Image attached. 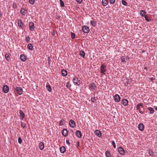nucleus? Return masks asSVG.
<instances>
[{"label": "nucleus", "instance_id": "1", "mask_svg": "<svg viewBox=\"0 0 157 157\" xmlns=\"http://www.w3.org/2000/svg\"><path fill=\"white\" fill-rule=\"evenodd\" d=\"M73 82L74 84L78 86H80L81 84L79 78L76 76L74 77L73 80Z\"/></svg>", "mask_w": 157, "mask_h": 157}, {"label": "nucleus", "instance_id": "2", "mask_svg": "<svg viewBox=\"0 0 157 157\" xmlns=\"http://www.w3.org/2000/svg\"><path fill=\"white\" fill-rule=\"evenodd\" d=\"M106 71V66L103 64H102L100 67V72L105 75Z\"/></svg>", "mask_w": 157, "mask_h": 157}, {"label": "nucleus", "instance_id": "3", "mask_svg": "<svg viewBox=\"0 0 157 157\" xmlns=\"http://www.w3.org/2000/svg\"><path fill=\"white\" fill-rule=\"evenodd\" d=\"M15 90L18 95H21L22 94L23 91V89L21 87H16Z\"/></svg>", "mask_w": 157, "mask_h": 157}, {"label": "nucleus", "instance_id": "4", "mask_svg": "<svg viewBox=\"0 0 157 157\" xmlns=\"http://www.w3.org/2000/svg\"><path fill=\"white\" fill-rule=\"evenodd\" d=\"M82 29L83 32L85 33H88L90 31L89 28L88 26L85 25L82 27Z\"/></svg>", "mask_w": 157, "mask_h": 157}, {"label": "nucleus", "instance_id": "5", "mask_svg": "<svg viewBox=\"0 0 157 157\" xmlns=\"http://www.w3.org/2000/svg\"><path fill=\"white\" fill-rule=\"evenodd\" d=\"M18 26L21 29H23V24L22 21L21 19H19L17 21Z\"/></svg>", "mask_w": 157, "mask_h": 157}, {"label": "nucleus", "instance_id": "6", "mask_svg": "<svg viewBox=\"0 0 157 157\" xmlns=\"http://www.w3.org/2000/svg\"><path fill=\"white\" fill-rule=\"evenodd\" d=\"M2 90L5 93H7L9 90V87L7 85L4 86L3 87Z\"/></svg>", "mask_w": 157, "mask_h": 157}, {"label": "nucleus", "instance_id": "7", "mask_svg": "<svg viewBox=\"0 0 157 157\" xmlns=\"http://www.w3.org/2000/svg\"><path fill=\"white\" fill-rule=\"evenodd\" d=\"M69 125L71 127L73 128L76 126V123L74 120H71L69 121Z\"/></svg>", "mask_w": 157, "mask_h": 157}, {"label": "nucleus", "instance_id": "8", "mask_svg": "<svg viewBox=\"0 0 157 157\" xmlns=\"http://www.w3.org/2000/svg\"><path fill=\"white\" fill-rule=\"evenodd\" d=\"M89 87L93 90H95L97 88V86L94 83L90 84Z\"/></svg>", "mask_w": 157, "mask_h": 157}, {"label": "nucleus", "instance_id": "9", "mask_svg": "<svg viewBox=\"0 0 157 157\" xmlns=\"http://www.w3.org/2000/svg\"><path fill=\"white\" fill-rule=\"evenodd\" d=\"M19 113L20 114L19 117L20 119L23 120L25 116V113L21 110L19 111Z\"/></svg>", "mask_w": 157, "mask_h": 157}, {"label": "nucleus", "instance_id": "10", "mask_svg": "<svg viewBox=\"0 0 157 157\" xmlns=\"http://www.w3.org/2000/svg\"><path fill=\"white\" fill-rule=\"evenodd\" d=\"M29 29L30 30L33 31L34 30V23L33 22H30L29 23Z\"/></svg>", "mask_w": 157, "mask_h": 157}, {"label": "nucleus", "instance_id": "11", "mask_svg": "<svg viewBox=\"0 0 157 157\" xmlns=\"http://www.w3.org/2000/svg\"><path fill=\"white\" fill-rule=\"evenodd\" d=\"M118 151L119 152V153L122 155H124V151L123 148L121 147H119L118 148Z\"/></svg>", "mask_w": 157, "mask_h": 157}, {"label": "nucleus", "instance_id": "12", "mask_svg": "<svg viewBox=\"0 0 157 157\" xmlns=\"http://www.w3.org/2000/svg\"><path fill=\"white\" fill-rule=\"evenodd\" d=\"M95 135L99 137H100L101 136V131L98 130H96L94 132Z\"/></svg>", "mask_w": 157, "mask_h": 157}, {"label": "nucleus", "instance_id": "13", "mask_svg": "<svg viewBox=\"0 0 157 157\" xmlns=\"http://www.w3.org/2000/svg\"><path fill=\"white\" fill-rule=\"evenodd\" d=\"M114 98L115 101L118 102L120 101L121 98L119 95L116 94L114 96Z\"/></svg>", "mask_w": 157, "mask_h": 157}, {"label": "nucleus", "instance_id": "14", "mask_svg": "<svg viewBox=\"0 0 157 157\" xmlns=\"http://www.w3.org/2000/svg\"><path fill=\"white\" fill-rule=\"evenodd\" d=\"M20 59L23 62H25L27 60L26 57L24 54H21L20 55Z\"/></svg>", "mask_w": 157, "mask_h": 157}, {"label": "nucleus", "instance_id": "15", "mask_svg": "<svg viewBox=\"0 0 157 157\" xmlns=\"http://www.w3.org/2000/svg\"><path fill=\"white\" fill-rule=\"evenodd\" d=\"M62 133L64 136H66L68 135V131L66 129H64L62 130Z\"/></svg>", "mask_w": 157, "mask_h": 157}, {"label": "nucleus", "instance_id": "16", "mask_svg": "<svg viewBox=\"0 0 157 157\" xmlns=\"http://www.w3.org/2000/svg\"><path fill=\"white\" fill-rule=\"evenodd\" d=\"M101 3L103 6H105L108 4L109 1L108 0H102Z\"/></svg>", "mask_w": 157, "mask_h": 157}, {"label": "nucleus", "instance_id": "17", "mask_svg": "<svg viewBox=\"0 0 157 157\" xmlns=\"http://www.w3.org/2000/svg\"><path fill=\"white\" fill-rule=\"evenodd\" d=\"M138 128L139 129L140 131H142L144 130V125L142 123H140L138 125Z\"/></svg>", "mask_w": 157, "mask_h": 157}, {"label": "nucleus", "instance_id": "18", "mask_svg": "<svg viewBox=\"0 0 157 157\" xmlns=\"http://www.w3.org/2000/svg\"><path fill=\"white\" fill-rule=\"evenodd\" d=\"M76 136L78 138H81L82 136V135L81 132L79 130H77L75 132Z\"/></svg>", "mask_w": 157, "mask_h": 157}, {"label": "nucleus", "instance_id": "19", "mask_svg": "<svg viewBox=\"0 0 157 157\" xmlns=\"http://www.w3.org/2000/svg\"><path fill=\"white\" fill-rule=\"evenodd\" d=\"M39 147L40 150H43L44 147V143L42 142H40L39 143Z\"/></svg>", "mask_w": 157, "mask_h": 157}, {"label": "nucleus", "instance_id": "20", "mask_svg": "<svg viewBox=\"0 0 157 157\" xmlns=\"http://www.w3.org/2000/svg\"><path fill=\"white\" fill-rule=\"evenodd\" d=\"M122 103L124 105L126 106L128 104V101L126 99H123L122 101Z\"/></svg>", "mask_w": 157, "mask_h": 157}, {"label": "nucleus", "instance_id": "21", "mask_svg": "<svg viewBox=\"0 0 157 157\" xmlns=\"http://www.w3.org/2000/svg\"><path fill=\"white\" fill-rule=\"evenodd\" d=\"M5 57L6 60L9 61L10 60V58L9 55L8 53H6L5 56Z\"/></svg>", "mask_w": 157, "mask_h": 157}, {"label": "nucleus", "instance_id": "22", "mask_svg": "<svg viewBox=\"0 0 157 157\" xmlns=\"http://www.w3.org/2000/svg\"><path fill=\"white\" fill-rule=\"evenodd\" d=\"M60 151L61 153H63L66 151V148L64 146H62L60 148Z\"/></svg>", "mask_w": 157, "mask_h": 157}, {"label": "nucleus", "instance_id": "23", "mask_svg": "<svg viewBox=\"0 0 157 157\" xmlns=\"http://www.w3.org/2000/svg\"><path fill=\"white\" fill-rule=\"evenodd\" d=\"M147 109L150 111L149 113V114H152L154 113V111L152 108L149 107L147 108Z\"/></svg>", "mask_w": 157, "mask_h": 157}, {"label": "nucleus", "instance_id": "24", "mask_svg": "<svg viewBox=\"0 0 157 157\" xmlns=\"http://www.w3.org/2000/svg\"><path fill=\"white\" fill-rule=\"evenodd\" d=\"M62 75L63 76H65L67 75V72L66 70L63 69L61 71Z\"/></svg>", "mask_w": 157, "mask_h": 157}, {"label": "nucleus", "instance_id": "25", "mask_svg": "<svg viewBox=\"0 0 157 157\" xmlns=\"http://www.w3.org/2000/svg\"><path fill=\"white\" fill-rule=\"evenodd\" d=\"M140 15L142 17H145V16H146V12L143 10H142L140 11Z\"/></svg>", "mask_w": 157, "mask_h": 157}, {"label": "nucleus", "instance_id": "26", "mask_svg": "<svg viewBox=\"0 0 157 157\" xmlns=\"http://www.w3.org/2000/svg\"><path fill=\"white\" fill-rule=\"evenodd\" d=\"M28 49L30 50H33V46L31 44H29L28 45Z\"/></svg>", "mask_w": 157, "mask_h": 157}, {"label": "nucleus", "instance_id": "27", "mask_svg": "<svg viewBox=\"0 0 157 157\" xmlns=\"http://www.w3.org/2000/svg\"><path fill=\"white\" fill-rule=\"evenodd\" d=\"M79 55L81 56H82L83 58H84L85 54V52L83 51L82 50L80 51Z\"/></svg>", "mask_w": 157, "mask_h": 157}, {"label": "nucleus", "instance_id": "28", "mask_svg": "<svg viewBox=\"0 0 157 157\" xmlns=\"http://www.w3.org/2000/svg\"><path fill=\"white\" fill-rule=\"evenodd\" d=\"M105 155L106 157H111V155L109 151H105Z\"/></svg>", "mask_w": 157, "mask_h": 157}, {"label": "nucleus", "instance_id": "29", "mask_svg": "<svg viewBox=\"0 0 157 157\" xmlns=\"http://www.w3.org/2000/svg\"><path fill=\"white\" fill-rule=\"evenodd\" d=\"M148 153L150 156H151L153 157L154 156L153 151L151 149H149L148 150Z\"/></svg>", "mask_w": 157, "mask_h": 157}, {"label": "nucleus", "instance_id": "30", "mask_svg": "<svg viewBox=\"0 0 157 157\" xmlns=\"http://www.w3.org/2000/svg\"><path fill=\"white\" fill-rule=\"evenodd\" d=\"M21 13L23 15H25L26 13L25 12V10L23 8L21 9L20 10Z\"/></svg>", "mask_w": 157, "mask_h": 157}, {"label": "nucleus", "instance_id": "31", "mask_svg": "<svg viewBox=\"0 0 157 157\" xmlns=\"http://www.w3.org/2000/svg\"><path fill=\"white\" fill-rule=\"evenodd\" d=\"M90 24L92 25L94 27H95L97 25L96 22L93 20L90 21Z\"/></svg>", "mask_w": 157, "mask_h": 157}, {"label": "nucleus", "instance_id": "32", "mask_svg": "<svg viewBox=\"0 0 157 157\" xmlns=\"http://www.w3.org/2000/svg\"><path fill=\"white\" fill-rule=\"evenodd\" d=\"M143 105L142 103L138 104L136 106V108L138 110H139L140 109V106H143Z\"/></svg>", "mask_w": 157, "mask_h": 157}, {"label": "nucleus", "instance_id": "33", "mask_svg": "<svg viewBox=\"0 0 157 157\" xmlns=\"http://www.w3.org/2000/svg\"><path fill=\"white\" fill-rule=\"evenodd\" d=\"M46 88L47 90L49 92H50L51 91V88L50 85H48L46 86Z\"/></svg>", "mask_w": 157, "mask_h": 157}, {"label": "nucleus", "instance_id": "34", "mask_svg": "<svg viewBox=\"0 0 157 157\" xmlns=\"http://www.w3.org/2000/svg\"><path fill=\"white\" fill-rule=\"evenodd\" d=\"M71 85L70 84V82H67L66 83V86L67 88H68L69 89H70L71 87Z\"/></svg>", "mask_w": 157, "mask_h": 157}, {"label": "nucleus", "instance_id": "35", "mask_svg": "<svg viewBox=\"0 0 157 157\" xmlns=\"http://www.w3.org/2000/svg\"><path fill=\"white\" fill-rule=\"evenodd\" d=\"M122 3L124 6H128V3L125 0H122Z\"/></svg>", "mask_w": 157, "mask_h": 157}, {"label": "nucleus", "instance_id": "36", "mask_svg": "<svg viewBox=\"0 0 157 157\" xmlns=\"http://www.w3.org/2000/svg\"><path fill=\"white\" fill-rule=\"evenodd\" d=\"M30 38L29 36H27L25 37V40L28 43L30 42Z\"/></svg>", "mask_w": 157, "mask_h": 157}, {"label": "nucleus", "instance_id": "37", "mask_svg": "<svg viewBox=\"0 0 157 157\" xmlns=\"http://www.w3.org/2000/svg\"><path fill=\"white\" fill-rule=\"evenodd\" d=\"M60 6L61 7H63L64 6V2L62 0H59Z\"/></svg>", "mask_w": 157, "mask_h": 157}, {"label": "nucleus", "instance_id": "38", "mask_svg": "<svg viewBox=\"0 0 157 157\" xmlns=\"http://www.w3.org/2000/svg\"><path fill=\"white\" fill-rule=\"evenodd\" d=\"M21 126L23 128H25L26 127V125L25 123L21 122Z\"/></svg>", "mask_w": 157, "mask_h": 157}, {"label": "nucleus", "instance_id": "39", "mask_svg": "<svg viewBox=\"0 0 157 157\" xmlns=\"http://www.w3.org/2000/svg\"><path fill=\"white\" fill-rule=\"evenodd\" d=\"M29 2L31 4L33 5L35 3V0H29Z\"/></svg>", "mask_w": 157, "mask_h": 157}, {"label": "nucleus", "instance_id": "40", "mask_svg": "<svg viewBox=\"0 0 157 157\" xmlns=\"http://www.w3.org/2000/svg\"><path fill=\"white\" fill-rule=\"evenodd\" d=\"M144 18H145V20L146 21H147L149 22V21H150L151 19L149 18H148V16L147 15H146V16H145L144 17Z\"/></svg>", "mask_w": 157, "mask_h": 157}, {"label": "nucleus", "instance_id": "41", "mask_svg": "<svg viewBox=\"0 0 157 157\" xmlns=\"http://www.w3.org/2000/svg\"><path fill=\"white\" fill-rule=\"evenodd\" d=\"M121 59L122 62L123 63H126V61L125 60V58H124L123 57H121Z\"/></svg>", "mask_w": 157, "mask_h": 157}, {"label": "nucleus", "instance_id": "42", "mask_svg": "<svg viewBox=\"0 0 157 157\" xmlns=\"http://www.w3.org/2000/svg\"><path fill=\"white\" fill-rule=\"evenodd\" d=\"M71 38L72 39H73L75 38V34L74 33L71 32Z\"/></svg>", "mask_w": 157, "mask_h": 157}, {"label": "nucleus", "instance_id": "43", "mask_svg": "<svg viewBox=\"0 0 157 157\" xmlns=\"http://www.w3.org/2000/svg\"><path fill=\"white\" fill-rule=\"evenodd\" d=\"M112 144L114 148H115L116 147V144L114 141H112Z\"/></svg>", "mask_w": 157, "mask_h": 157}, {"label": "nucleus", "instance_id": "44", "mask_svg": "<svg viewBox=\"0 0 157 157\" xmlns=\"http://www.w3.org/2000/svg\"><path fill=\"white\" fill-rule=\"evenodd\" d=\"M115 1V0H109V2L110 4H113Z\"/></svg>", "mask_w": 157, "mask_h": 157}, {"label": "nucleus", "instance_id": "45", "mask_svg": "<svg viewBox=\"0 0 157 157\" xmlns=\"http://www.w3.org/2000/svg\"><path fill=\"white\" fill-rule=\"evenodd\" d=\"M91 101L92 102L94 103L96 101V99L94 97H92L91 98Z\"/></svg>", "mask_w": 157, "mask_h": 157}, {"label": "nucleus", "instance_id": "46", "mask_svg": "<svg viewBox=\"0 0 157 157\" xmlns=\"http://www.w3.org/2000/svg\"><path fill=\"white\" fill-rule=\"evenodd\" d=\"M22 142L21 138L20 137H19L18 138V142L19 144H21Z\"/></svg>", "mask_w": 157, "mask_h": 157}, {"label": "nucleus", "instance_id": "47", "mask_svg": "<svg viewBox=\"0 0 157 157\" xmlns=\"http://www.w3.org/2000/svg\"><path fill=\"white\" fill-rule=\"evenodd\" d=\"M59 125H60V126H62L63 124V122L62 120H61L59 121Z\"/></svg>", "mask_w": 157, "mask_h": 157}, {"label": "nucleus", "instance_id": "48", "mask_svg": "<svg viewBox=\"0 0 157 157\" xmlns=\"http://www.w3.org/2000/svg\"><path fill=\"white\" fill-rule=\"evenodd\" d=\"M82 0H76V1L78 4H81L82 2Z\"/></svg>", "mask_w": 157, "mask_h": 157}, {"label": "nucleus", "instance_id": "49", "mask_svg": "<svg viewBox=\"0 0 157 157\" xmlns=\"http://www.w3.org/2000/svg\"><path fill=\"white\" fill-rule=\"evenodd\" d=\"M66 143L68 145H69L70 144V142L69 140H66Z\"/></svg>", "mask_w": 157, "mask_h": 157}, {"label": "nucleus", "instance_id": "50", "mask_svg": "<svg viewBox=\"0 0 157 157\" xmlns=\"http://www.w3.org/2000/svg\"><path fill=\"white\" fill-rule=\"evenodd\" d=\"M48 63L50 64L51 63V60H50V58L49 57H48Z\"/></svg>", "mask_w": 157, "mask_h": 157}, {"label": "nucleus", "instance_id": "51", "mask_svg": "<svg viewBox=\"0 0 157 157\" xmlns=\"http://www.w3.org/2000/svg\"><path fill=\"white\" fill-rule=\"evenodd\" d=\"M13 6L14 8H16L17 7L16 4L15 3H14L13 4Z\"/></svg>", "mask_w": 157, "mask_h": 157}, {"label": "nucleus", "instance_id": "52", "mask_svg": "<svg viewBox=\"0 0 157 157\" xmlns=\"http://www.w3.org/2000/svg\"><path fill=\"white\" fill-rule=\"evenodd\" d=\"M125 59H126V60H128L129 59V57L128 56H126L125 58Z\"/></svg>", "mask_w": 157, "mask_h": 157}, {"label": "nucleus", "instance_id": "53", "mask_svg": "<svg viewBox=\"0 0 157 157\" xmlns=\"http://www.w3.org/2000/svg\"><path fill=\"white\" fill-rule=\"evenodd\" d=\"M138 110L139 111V112H140V113H141V114H143V111H141V109H139V110Z\"/></svg>", "mask_w": 157, "mask_h": 157}, {"label": "nucleus", "instance_id": "54", "mask_svg": "<svg viewBox=\"0 0 157 157\" xmlns=\"http://www.w3.org/2000/svg\"><path fill=\"white\" fill-rule=\"evenodd\" d=\"M144 69L145 70H147V67H144Z\"/></svg>", "mask_w": 157, "mask_h": 157}, {"label": "nucleus", "instance_id": "55", "mask_svg": "<svg viewBox=\"0 0 157 157\" xmlns=\"http://www.w3.org/2000/svg\"><path fill=\"white\" fill-rule=\"evenodd\" d=\"M150 79L151 80H154V79L153 78H150Z\"/></svg>", "mask_w": 157, "mask_h": 157}, {"label": "nucleus", "instance_id": "56", "mask_svg": "<svg viewBox=\"0 0 157 157\" xmlns=\"http://www.w3.org/2000/svg\"><path fill=\"white\" fill-rule=\"evenodd\" d=\"M155 110L156 111H157V107H156L155 108Z\"/></svg>", "mask_w": 157, "mask_h": 157}]
</instances>
